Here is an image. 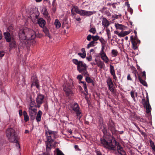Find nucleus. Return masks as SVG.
Here are the masks:
<instances>
[{"label": "nucleus", "instance_id": "obj_1", "mask_svg": "<svg viewBox=\"0 0 155 155\" xmlns=\"http://www.w3.org/2000/svg\"><path fill=\"white\" fill-rule=\"evenodd\" d=\"M19 38L22 40H31L34 39L36 36L35 32L33 30L28 28L20 30L19 33Z\"/></svg>", "mask_w": 155, "mask_h": 155}, {"label": "nucleus", "instance_id": "obj_2", "mask_svg": "<svg viewBox=\"0 0 155 155\" xmlns=\"http://www.w3.org/2000/svg\"><path fill=\"white\" fill-rule=\"evenodd\" d=\"M47 140L45 142L46 144V150H49L51 149L52 143L55 138L57 133L55 131L48 130L45 132Z\"/></svg>", "mask_w": 155, "mask_h": 155}, {"label": "nucleus", "instance_id": "obj_3", "mask_svg": "<svg viewBox=\"0 0 155 155\" xmlns=\"http://www.w3.org/2000/svg\"><path fill=\"white\" fill-rule=\"evenodd\" d=\"M5 134L9 142H17L18 138L14 129L11 127H9L6 129L5 131Z\"/></svg>", "mask_w": 155, "mask_h": 155}, {"label": "nucleus", "instance_id": "obj_4", "mask_svg": "<svg viewBox=\"0 0 155 155\" xmlns=\"http://www.w3.org/2000/svg\"><path fill=\"white\" fill-rule=\"evenodd\" d=\"M147 96L146 97V114L148 115V117L149 122H147L148 125H151V115L150 113L152 110L151 106L149 103L148 95L147 93L146 92Z\"/></svg>", "mask_w": 155, "mask_h": 155}, {"label": "nucleus", "instance_id": "obj_5", "mask_svg": "<svg viewBox=\"0 0 155 155\" xmlns=\"http://www.w3.org/2000/svg\"><path fill=\"white\" fill-rule=\"evenodd\" d=\"M70 106L72 110L76 113L77 118L80 119L82 116L81 112L80 110L78 104L76 103L73 102L70 104Z\"/></svg>", "mask_w": 155, "mask_h": 155}, {"label": "nucleus", "instance_id": "obj_6", "mask_svg": "<svg viewBox=\"0 0 155 155\" xmlns=\"http://www.w3.org/2000/svg\"><path fill=\"white\" fill-rule=\"evenodd\" d=\"M74 11L77 13L79 14L81 16H89L95 13V12L87 11L79 9L77 7H74Z\"/></svg>", "mask_w": 155, "mask_h": 155}, {"label": "nucleus", "instance_id": "obj_7", "mask_svg": "<svg viewBox=\"0 0 155 155\" xmlns=\"http://www.w3.org/2000/svg\"><path fill=\"white\" fill-rule=\"evenodd\" d=\"M72 85V84L67 82L64 86L63 88L64 91L68 97L71 96L73 94V93L71 89Z\"/></svg>", "mask_w": 155, "mask_h": 155}, {"label": "nucleus", "instance_id": "obj_8", "mask_svg": "<svg viewBox=\"0 0 155 155\" xmlns=\"http://www.w3.org/2000/svg\"><path fill=\"white\" fill-rule=\"evenodd\" d=\"M73 62L77 65V70L78 71H81L83 69L87 68V66L83 61H78L77 59H74L72 60Z\"/></svg>", "mask_w": 155, "mask_h": 155}, {"label": "nucleus", "instance_id": "obj_9", "mask_svg": "<svg viewBox=\"0 0 155 155\" xmlns=\"http://www.w3.org/2000/svg\"><path fill=\"white\" fill-rule=\"evenodd\" d=\"M111 137L105 135L104 136L103 138H101L100 140L101 143L103 145L105 148L107 149V147L106 146L109 145V142L110 140Z\"/></svg>", "mask_w": 155, "mask_h": 155}, {"label": "nucleus", "instance_id": "obj_10", "mask_svg": "<svg viewBox=\"0 0 155 155\" xmlns=\"http://www.w3.org/2000/svg\"><path fill=\"white\" fill-rule=\"evenodd\" d=\"M131 41L132 44L133 48L134 49H136L137 48L138 44L140 43V41L138 40L136 34L135 35H132L130 37Z\"/></svg>", "mask_w": 155, "mask_h": 155}, {"label": "nucleus", "instance_id": "obj_11", "mask_svg": "<svg viewBox=\"0 0 155 155\" xmlns=\"http://www.w3.org/2000/svg\"><path fill=\"white\" fill-rule=\"evenodd\" d=\"M109 143V145L106 146L107 149L114 150H116V144L117 142L115 140L113 139L111 137Z\"/></svg>", "mask_w": 155, "mask_h": 155}, {"label": "nucleus", "instance_id": "obj_12", "mask_svg": "<svg viewBox=\"0 0 155 155\" xmlns=\"http://www.w3.org/2000/svg\"><path fill=\"white\" fill-rule=\"evenodd\" d=\"M29 116L32 120H34L37 113V110L35 108L29 107L28 110Z\"/></svg>", "mask_w": 155, "mask_h": 155}, {"label": "nucleus", "instance_id": "obj_13", "mask_svg": "<svg viewBox=\"0 0 155 155\" xmlns=\"http://www.w3.org/2000/svg\"><path fill=\"white\" fill-rule=\"evenodd\" d=\"M116 147L118 153L117 155H126L125 152L123 150V148L119 143H117Z\"/></svg>", "mask_w": 155, "mask_h": 155}, {"label": "nucleus", "instance_id": "obj_14", "mask_svg": "<svg viewBox=\"0 0 155 155\" xmlns=\"http://www.w3.org/2000/svg\"><path fill=\"white\" fill-rule=\"evenodd\" d=\"M44 97L42 94H38L36 98V102L38 107H40V105L44 102Z\"/></svg>", "mask_w": 155, "mask_h": 155}, {"label": "nucleus", "instance_id": "obj_15", "mask_svg": "<svg viewBox=\"0 0 155 155\" xmlns=\"http://www.w3.org/2000/svg\"><path fill=\"white\" fill-rule=\"evenodd\" d=\"M99 55L101 56L102 59L106 63H107L109 59L107 57L104 50H101Z\"/></svg>", "mask_w": 155, "mask_h": 155}, {"label": "nucleus", "instance_id": "obj_16", "mask_svg": "<svg viewBox=\"0 0 155 155\" xmlns=\"http://www.w3.org/2000/svg\"><path fill=\"white\" fill-rule=\"evenodd\" d=\"M145 77V72L143 71L140 75L138 76V78L140 82L143 85L145 86V81H144Z\"/></svg>", "mask_w": 155, "mask_h": 155}, {"label": "nucleus", "instance_id": "obj_17", "mask_svg": "<svg viewBox=\"0 0 155 155\" xmlns=\"http://www.w3.org/2000/svg\"><path fill=\"white\" fill-rule=\"evenodd\" d=\"M4 35L5 38L8 42H9L12 41V39H15L14 36L8 32H5L4 33Z\"/></svg>", "mask_w": 155, "mask_h": 155}, {"label": "nucleus", "instance_id": "obj_18", "mask_svg": "<svg viewBox=\"0 0 155 155\" xmlns=\"http://www.w3.org/2000/svg\"><path fill=\"white\" fill-rule=\"evenodd\" d=\"M107 82L110 90L111 92H113L114 90V84L111 79L110 78H108L107 80Z\"/></svg>", "mask_w": 155, "mask_h": 155}, {"label": "nucleus", "instance_id": "obj_19", "mask_svg": "<svg viewBox=\"0 0 155 155\" xmlns=\"http://www.w3.org/2000/svg\"><path fill=\"white\" fill-rule=\"evenodd\" d=\"M130 33L129 31H121L120 33L117 31H114V33L117 35L119 37H124L128 34Z\"/></svg>", "mask_w": 155, "mask_h": 155}, {"label": "nucleus", "instance_id": "obj_20", "mask_svg": "<svg viewBox=\"0 0 155 155\" xmlns=\"http://www.w3.org/2000/svg\"><path fill=\"white\" fill-rule=\"evenodd\" d=\"M95 61L96 63V65L100 68L102 69L104 67V64L100 59H97L96 58L95 59Z\"/></svg>", "mask_w": 155, "mask_h": 155}, {"label": "nucleus", "instance_id": "obj_21", "mask_svg": "<svg viewBox=\"0 0 155 155\" xmlns=\"http://www.w3.org/2000/svg\"><path fill=\"white\" fill-rule=\"evenodd\" d=\"M38 23L41 27L43 28L45 25L46 22L42 18H40L38 19Z\"/></svg>", "mask_w": 155, "mask_h": 155}, {"label": "nucleus", "instance_id": "obj_22", "mask_svg": "<svg viewBox=\"0 0 155 155\" xmlns=\"http://www.w3.org/2000/svg\"><path fill=\"white\" fill-rule=\"evenodd\" d=\"M102 24L104 27L107 28L109 25L110 23L106 18H103Z\"/></svg>", "mask_w": 155, "mask_h": 155}, {"label": "nucleus", "instance_id": "obj_23", "mask_svg": "<svg viewBox=\"0 0 155 155\" xmlns=\"http://www.w3.org/2000/svg\"><path fill=\"white\" fill-rule=\"evenodd\" d=\"M99 39L102 45V47L101 50H104V48L105 47L107 43V42L102 38H101Z\"/></svg>", "mask_w": 155, "mask_h": 155}, {"label": "nucleus", "instance_id": "obj_24", "mask_svg": "<svg viewBox=\"0 0 155 155\" xmlns=\"http://www.w3.org/2000/svg\"><path fill=\"white\" fill-rule=\"evenodd\" d=\"M42 12L43 15L46 18L48 19L49 18L50 16H49V14L47 11V9L45 8H43Z\"/></svg>", "mask_w": 155, "mask_h": 155}, {"label": "nucleus", "instance_id": "obj_25", "mask_svg": "<svg viewBox=\"0 0 155 155\" xmlns=\"http://www.w3.org/2000/svg\"><path fill=\"white\" fill-rule=\"evenodd\" d=\"M10 42V43L9 45V47L11 48H15L16 47V45L15 39H12V41Z\"/></svg>", "mask_w": 155, "mask_h": 155}, {"label": "nucleus", "instance_id": "obj_26", "mask_svg": "<svg viewBox=\"0 0 155 155\" xmlns=\"http://www.w3.org/2000/svg\"><path fill=\"white\" fill-rule=\"evenodd\" d=\"M110 72L111 74L113 76L114 78H116L115 71L114 69V66L111 65H110Z\"/></svg>", "mask_w": 155, "mask_h": 155}, {"label": "nucleus", "instance_id": "obj_27", "mask_svg": "<svg viewBox=\"0 0 155 155\" xmlns=\"http://www.w3.org/2000/svg\"><path fill=\"white\" fill-rule=\"evenodd\" d=\"M42 114V112L41 111L39 110L38 113L36 117V120L38 122H39L41 121Z\"/></svg>", "mask_w": 155, "mask_h": 155}, {"label": "nucleus", "instance_id": "obj_28", "mask_svg": "<svg viewBox=\"0 0 155 155\" xmlns=\"http://www.w3.org/2000/svg\"><path fill=\"white\" fill-rule=\"evenodd\" d=\"M131 97H132L133 100L134 101H136V97L137 95V93L135 92L134 91H132L130 92Z\"/></svg>", "mask_w": 155, "mask_h": 155}, {"label": "nucleus", "instance_id": "obj_29", "mask_svg": "<svg viewBox=\"0 0 155 155\" xmlns=\"http://www.w3.org/2000/svg\"><path fill=\"white\" fill-rule=\"evenodd\" d=\"M87 68H85V69H83L81 71H79L80 73H81L82 74H83L84 76L87 77L88 76L89 74H88V72L87 71Z\"/></svg>", "mask_w": 155, "mask_h": 155}, {"label": "nucleus", "instance_id": "obj_30", "mask_svg": "<svg viewBox=\"0 0 155 155\" xmlns=\"http://www.w3.org/2000/svg\"><path fill=\"white\" fill-rule=\"evenodd\" d=\"M43 31L45 33L46 35L48 36L49 38H50V36L49 34V31L47 28L46 27L43 28Z\"/></svg>", "mask_w": 155, "mask_h": 155}, {"label": "nucleus", "instance_id": "obj_31", "mask_svg": "<svg viewBox=\"0 0 155 155\" xmlns=\"http://www.w3.org/2000/svg\"><path fill=\"white\" fill-rule=\"evenodd\" d=\"M115 26L117 29L120 30L123 29L124 26L123 25L118 23H115Z\"/></svg>", "mask_w": 155, "mask_h": 155}, {"label": "nucleus", "instance_id": "obj_32", "mask_svg": "<svg viewBox=\"0 0 155 155\" xmlns=\"http://www.w3.org/2000/svg\"><path fill=\"white\" fill-rule=\"evenodd\" d=\"M54 24L56 27L57 28L61 27V24L58 19L55 20Z\"/></svg>", "mask_w": 155, "mask_h": 155}, {"label": "nucleus", "instance_id": "obj_33", "mask_svg": "<svg viewBox=\"0 0 155 155\" xmlns=\"http://www.w3.org/2000/svg\"><path fill=\"white\" fill-rule=\"evenodd\" d=\"M23 115L24 117V120L26 122L29 120V117L27 114V112L25 111H23Z\"/></svg>", "mask_w": 155, "mask_h": 155}, {"label": "nucleus", "instance_id": "obj_34", "mask_svg": "<svg viewBox=\"0 0 155 155\" xmlns=\"http://www.w3.org/2000/svg\"><path fill=\"white\" fill-rule=\"evenodd\" d=\"M35 86L37 88L39 87V85L38 84V81L37 80L35 79L34 81H33L31 86Z\"/></svg>", "mask_w": 155, "mask_h": 155}, {"label": "nucleus", "instance_id": "obj_35", "mask_svg": "<svg viewBox=\"0 0 155 155\" xmlns=\"http://www.w3.org/2000/svg\"><path fill=\"white\" fill-rule=\"evenodd\" d=\"M85 80L88 83H91L93 82V80L88 76L86 77Z\"/></svg>", "mask_w": 155, "mask_h": 155}, {"label": "nucleus", "instance_id": "obj_36", "mask_svg": "<svg viewBox=\"0 0 155 155\" xmlns=\"http://www.w3.org/2000/svg\"><path fill=\"white\" fill-rule=\"evenodd\" d=\"M81 82L83 84V87L84 88V90L87 93V89L86 82L83 81H81Z\"/></svg>", "mask_w": 155, "mask_h": 155}, {"label": "nucleus", "instance_id": "obj_37", "mask_svg": "<svg viewBox=\"0 0 155 155\" xmlns=\"http://www.w3.org/2000/svg\"><path fill=\"white\" fill-rule=\"evenodd\" d=\"M92 39L94 41H96L99 39V37L98 35L92 36Z\"/></svg>", "mask_w": 155, "mask_h": 155}, {"label": "nucleus", "instance_id": "obj_38", "mask_svg": "<svg viewBox=\"0 0 155 155\" xmlns=\"http://www.w3.org/2000/svg\"><path fill=\"white\" fill-rule=\"evenodd\" d=\"M150 141V146L151 147L152 149L155 147V145L153 142L151 140H149Z\"/></svg>", "mask_w": 155, "mask_h": 155}, {"label": "nucleus", "instance_id": "obj_39", "mask_svg": "<svg viewBox=\"0 0 155 155\" xmlns=\"http://www.w3.org/2000/svg\"><path fill=\"white\" fill-rule=\"evenodd\" d=\"M78 54L82 58H84L86 56V53H78Z\"/></svg>", "mask_w": 155, "mask_h": 155}, {"label": "nucleus", "instance_id": "obj_40", "mask_svg": "<svg viewBox=\"0 0 155 155\" xmlns=\"http://www.w3.org/2000/svg\"><path fill=\"white\" fill-rule=\"evenodd\" d=\"M57 155H64L62 151L60 150L59 149H57Z\"/></svg>", "mask_w": 155, "mask_h": 155}, {"label": "nucleus", "instance_id": "obj_41", "mask_svg": "<svg viewBox=\"0 0 155 155\" xmlns=\"http://www.w3.org/2000/svg\"><path fill=\"white\" fill-rule=\"evenodd\" d=\"M90 31L93 34H94L96 33V30L94 28H92L90 29Z\"/></svg>", "mask_w": 155, "mask_h": 155}, {"label": "nucleus", "instance_id": "obj_42", "mask_svg": "<svg viewBox=\"0 0 155 155\" xmlns=\"http://www.w3.org/2000/svg\"><path fill=\"white\" fill-rule=\"evenodd\" d=\"M112 53L114 56H116L118 54V52L116 50L114 49L112 50Z\"/></svg>", "mask_w": 155, "mask_h": 155}, {"label": "nucleus", "instance_id": "obj_43", "mask_svg": "<svg viewBox=\"0 0 155 155\" xmlns=\"http://www.w3.org/2000/svg\"><path fill=\"white\" fill-rule=\"evenodd\" d=\"M107 33V35L108 38H110V31L109 29H106Z\"/></svg>", "mask_w": 155, "mask_h": 155}, {"label": "nucleus", "instance_id": "obj_44", "mask_svg": "<svg viewBox=\"0 0 155 155\" xmlns=\"http://www.w3.org/2000/svg\"><path fill=\"white\" fill-rule=\"evenodd\" d=\"M141 103L142 104L144 108H145V100L144 98L142 99Z\"/></svg>", "mask_w": 155, "mask_h": 155}, {"label": "nucleus", "instance_id": "obj_45", "mask_svg": "<svg viewBox=\"0 0 155 155\" xmlns=\"http://www.w3.org/2000/svg\"><path fill=\"white\" fill-rule=\"evenodd\" d=\"M35 103L34 101H31V102L30 105V107H32V108H34L33 107V106L35 105Z\"/></svg>", "mask_w": 155, "mask_h": 155}, {"label": "nucleus", "instance_id": "obj_46", "mask_svg": "<svg viewBox=\"0 0 155 155\" xmlns=\"http://www.w3.org/2000/svg\"><path fill=\"white\" fill-rule=\"evenodd\" d=\"M86 59L88 61H91L92 60V57L91 56H90L88 57H87L86 58Z\"/></svg>", "mask_w": 155, "mask_h": 155}, {"label": "nucleus", "instance_id": "obj_47", "mask_svg": "<svg viewBox=\"0 0 155 155\" xmlns=\"http://www.w3.org/2000/svg\"><path fill=\"white\" fill-rule=\"evenodd\" d=\"M90 43V44H91V46H94V44H97V42H95V41H91Z\"/></svg>", "mask_w": 155, "mask_h": 155}, {"label": "nucleus", "instance_id": "obj_48", "mask_svg": "<svg viewBox=\"0 0 155 155\" xmlns=\"http://www.w3.org/2000/svg\"><path fill=\"white\" fill-rule=\"evenodd\" d=\"M18 139L17 140V142H12L16 143V147H18V148H20V146L19 145V143L18 142Z\"/></svg>", "mask_w": 155, "mask_h": 155}, {"label": "nucleus", "instance_id": "obj_49", "mask_svg": "<svg viewBox=\"0 0 155 155\" xmlns=\"http://www.w3.org/2000/svg\"><path fill=\"white\" fill-rule=\"evenodd\" d=\"M91 38H92V36H91L90 35H89L87 36V40L90 41L91 40Z\"/></svg>", "mask_w": 155, "mask_h": 155}, {"label": "nucleus", "instance_id": "obj_50", "mask_svg": "<svg viewBox=\"0 0 155 155\" xmlns=\"http://www.w3.org/2000/svg\"><path fill=\"white\" fill-rule=\"evenodd\" d=\"M82 76L81 74L78 75L77 77V78L78 79H79L80 80H81L82 79Z\"/></svg>", "mask_w": 155, "mask_h": 155}, {"label": "nucleus", "instance_id": "obj_51", "mask_svg": "<svg viewBox=\"0 0 155 155\" xmlns=\"http://www.w3.org/2000/svg\"><path fill=\"white\" fill-rule=\"evenodd\" d=\"M127 80L129 81H132V79L131 77L130 74H128L127 76Z\"/></svg>", "mask_w": 155, "mask_h": 155}, {"label": "nucleus", "instance_id": "obj_52", "mask_svg": "<svg viewBox=\"0 0 155 155\" xmlns=\"http://www.w3.org/2000/svg\"><path fill=\"white\" fill-rule=\"evenodd\" d=\"M4 55V53L3 51H0V58L2 57Z\"/></svg>", "mask_w": 155, "mask_h": 155}, {"label": "nucleus", "instance_id": "obj_53", "mask_svg": "<svg viewBox=\"0 0 155 155\" xmlns=\"http://www.w3.org/2000/svg\"><path fill=\"white\" fill-rule=\"evenodd\" d=\"M19 113L20 116H21L22 115V112L21 110H19Z\"/></svg>", "mask_w": 155, "mask_h": 155}, {"label": "nucleus", "instance_id": "obj_54", "mask_svg": "<svg viewBox=\"0 0 155 155\" xmlns=\"http://www.w3.org/2000/svg\"><path fill=\"white\" fill-rule=\"evenodd\" d=\"M81 51L82 52H83V53H86L85 49L84 48H82L81 49Z\"/></svg>", "mask_w": 155, "mask_h": 155}, {"label": "nucleus", "instance_id": "obj_55", "mask_svg": "<svg viewBox=\"0 0 155 155\" xmlns=\"http://www.w3.org/2000/svg\"><path fill=\"white\" fill-rule=\"evenodd\" d=\"M92 46L91 45V44H90V43H89L87 45V48L88 49L90 47H92Z\"/></svg>", "mask_w": 155, "mask_h": 155}, {"label": "nucleus", "instance_id": "obj_56", "mask_svg": "<svg viewBox=\"0 0 155 155\" xmlns=\"http://www.w3.org/2000/svg\"><path fill=\"white\" fill-rule=\"evenodd\" d=\"M91 64L93 66H94L95 65H96V63H95L94 62H91Z\"/></svg>", "mask_w": 155, "mask_h": 155}, {"label": "nucleus", "instance_id": "obj_57", "mask_svg": "<svg viewBox=\"0 0 155 155\" xmlns=\"http://www.w3.org/2000/svg\"><path fill=\"white\" fill-rule=\"evenodd\" d=\"M129 12H130L131 14H132L133 12V10L131 8H130L129 9Z\"/></svg>", "mask_w": 155, "mask_h": 155}, {"label": "nucleus", "instance_id": "obj_58", "mask_svg": "<svg viewBox=\"0 0 155 155\" xmlns=\"http://www.w3.org/2000/svg\"><path fill=\"white\" fill-rule=\"evenodd\" d=\"M76 20L77 21H80L81 20V19L80 17L77 18L76 19Z\"/></svg>", "mask_w": 155, "mask_h": 155}, {"label": "nucleus", "instance_id": "obj_59", "mask_svg": "<svg viewBox=\"0 0 155 155\" xmlns=\"http://www.w3.org/2000/svg\"><path fill=\"white\" fill-rule=\"evenodd\" d=\"M68 132L71 134L72 133V131L71 130H68Z\"/></svg>", "mask_w": 155, "mask_h": 155}, {"label": "nucleus", "instance_id": "obj_60", "mask_svg": "<svg viewBox=\"0 0 155 155\" xmlns=\"http://www.w3.org/2000/svg\"><path fill=\"white\" fill-rule=\"evenodd\" d=\"M74 148L75 149H78L79 148L78 146L77 145H75L74 146Z\"/></svg>", "mask_w": 155, "mask_h": 155}, {"label": "nucleus", "instance_id": "obj_61", "mask_svg": "<svg viewBox=\"0 0 155 155\" xmlns=\"http://www.w3.org/2000/svg\"><path fill=\"white\" fill-rule=\"evenodd\" d=\"M2 37L1 31H0V40L2 38Z\"/></svg>", "mask_w": 155, "mask_h": 155}, {"label": "nucleus", "instance_id": "obj_62", "mask_svg": "<svg viewBox=\"0 0 155 155\" xmlns=\"http://www.w3.org/2000/svg\"><path fill=\"white\" fill-rule=\"evenodd\" d=\"M29 131L28 130H25V134H27V133H29Z\"/></svg>", "mask_w": 155, "mask_h": 155}, {"label": "nucleus", "instance_id": "obj_63", "mask_svg": "<svg viewBox=\"0 0 155 155\" xmlns=\"http://www.w3.org/2000/svg\"><path fill=\"white\" fill-rule=\"evenodd\" d=\"M97 155H102L101 153L99 152H97Z\"/></svg>", "mask_w": 155, "mask_h": 155}, {"label": "nucleus", "instance_id": "obj_64", "mask_svg": "<svg viewBox=\"0 0 155 155\" xmlns=\"http://www.w3.org/2000/svg\"><path fill=\"white\" fill-rule=\"evenodd\" d=\"M94 51V50L93 49H91L90 50V52H91L93 51Z\"/></svg>", "mask_w": 155, "mask_h": 155}]
</instances>
